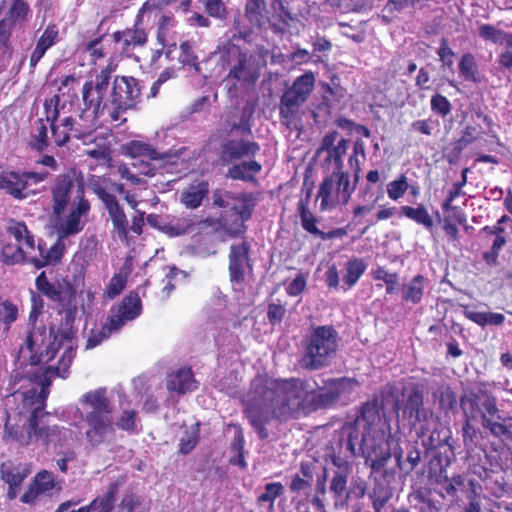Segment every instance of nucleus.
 I'll list each match as a JSON object with an SVG mask.
<instances>
[{
    "mask_svg": "<svg viewBox=\"0 0 512 512\" xmlns=\"http://www.w3.org/2000/svg\"><path fill=\"white\" fill-rule=\"evenodd\" d=\"M3 480L9 485L8 497L14 499L23 480L30 474L25 464L14 465L11 462L3 463L1 466Z\"/></svg>",
    "mask_w": 512,
    "mask_h": 512,
    "instance_id": "obj_22",
    "label": "nucleus"
},
{
    "mask_svg": "<svg viewBox=\"0 0 512 512\" xmlns=\"http://www.w3.org/2000/svg\"><path fill=\"white\" fill-rule=\"evenodd\" d=\"M207 193V183L200 182L184 189L181 192L180 200L186 207L194 209L200 206Z\"/></svg>",
    "mask_w": 512,
    "mask_h": 512,
    "instance_id": "obj_32",
    "label": "nucleus"
},
{
    "mask_svg": "<svg viewBox=\"0 0 512 512\" xmlns=\"http://www.w3.org/2000/svg\"><path fill=\"white\" fill-rule=\"evenodd\" d=\"M198 428L197 425L192 427L191 430L186 431L180 440V452L182 454L190 453L198 442Z\"/></svg>",
    "mask_w": 512,
    "mask_h": 512,
    "instance_id": "obj_46",
    "label": "nucleus"
},
{
    "mask_svg": "<svg viewBox=\"0 0 512 512\" xmlns=\"http://www.w3.org/2000/svg\"><path fill=\"white\" fill-rule=\"evenodd\" d=\"M60 487L55 482L52 473L43 470L36 474L28 490L22 495L21 501L26 504H34L41 497L51 494Z\"/></svg>",
    "mask_w": 512,
    "mask_h": 512,
    "instance_id": "obj_21",
    "label": "nucleus"
},
{
    "mask_svg": "<svg viewBox=\"0 0 512 512\" xmlns=\"http://www.w3.org/2000/svg\"><path fill=\"white\" fill-rule=\"evenodd\" d=\"M245 15L253 26H263L267 21L264 0H247Z\"/></svg>",
    "mask_w": 512,
    "mask_h": 512,
    "instance_id": "obj_36",
    "label": "nucleus"
},
{
    "mask_svg": "<svg viewBox=\"0 0 512 512\" xmlns=\"http://www.w3.org/2000/svg\"><path fill=\"white\" fill-rule=\"evenodd\" d=\"M48 176V172L3 171L0 173V189L16 200H24L37 193L31 186L45 181Z\"/></svg>",
    "mask_w": 512,
    "mask_h": 512,
    "instance_id": "obj_14",
    "label": "nucleus"
},
{
    "mask_svg": "<svg viewBox=\"0 0 512 512\" xmlns=\"http://www.w3.org/2000/svg\"><path fill=\"white\" fill-rule=\"evenodd\" d=\"M426 279L418 274L401 288V298L406 303L419 304L425 293Z\"/></svg>",
    "mask_w": 512,
    "mask_h": 512,
    "instance_id": "obj_28",
    "label": "nucleus"
},
{
    "mask_svg": "<svg viewBox=\"0 0 512 512\" xmlns=\"http://www.w3.org/2000/svg\"><path fill=\"white\" fill-rule=\"evenodd\" d=\"M399 214L400 216H404L417 224L423 225L427 229H431L433 227V219L423 204H418L416 207L408 205L401 206Z\"/></svg>",
    "mask_w": 512,
    "mask_h": 512,
    "instance_id": "obj_31",
    "label": "nucleus"
},
{
    "mask_svg": "<svg viewBox=\"0 0 512 512\" xmlns=\"http://www.w3.org/2000/svg\"><path fill=\"white\" fill-rule=\"evenodd\" d=\"M409 188L410 184L408 183L407 177L401 174L387 184L386 192L389 199L397 201L405 195Z\"/></svg>",
    "mask_w": 512,
    "mask_h": 512,
    "instance_id": "obj_40",
    "label": "nucleus"
},
{
    "mask_svg": "<svg viewBox=\"0 0 512 512\" xmlns=\"http://www.w3.org/2000/svg\"><path fill=\"white\" fill-rule=\"evenodd\" d=\"M54 229L59 238L80 233L90 211L83 177L70 170L58 175L50 187Z\"/></svg>",
    "mask_w": 512,
    "mask_h": 512,
    "instance_id": "obj_7",
    "label": "nucleus"
},
{
    "mask_svg": "<svg viewBox=\"0 0 512 512\" xmlns=\"http://www.w3.org/2000/svg\"><path fill=\"white\" fill-rule=\"evenodd\" d=\"M166 388L170 392L185 394L197 388V381L188 368H181L167 375Z\"/></svg>",
    "mask_w": 512,
    "mask_h": 512,
    "instance_id": "obj_23",
    "label": "nucleus"
},
{
    "mask_svg": "<svg viewBox=\"0 0 512 512\" xmlns=\"http://www.w3.org/2000/svg\"><path fill=\"white\" fill-rule=\"evenodd\" d=\"M285 308L282 305L272 303L268 307V319L271 323L280 322L285 315Z\"/></svg>",
    "mask_w": 512,
    "mask_h": 512,
    "instance_id": "obj_60",
    "label": "nucleus"
},
{
    "mask_svg": "<svg viewBox=\"0 0 512 512\" xmlns=\"http://www.w3.org/2000/svg\"><path fill=\"white\" fill-rule=\"evenodd\" d=\"M125 151L126 154L135 159V161L142 158L161 160L166 157L160 156V153H158L151 145L139 140H132L125 144Z\"/></svg>",
    "mask_w": 512,
    "mask_h": 512,
    "instance_id": "obj_30",
    "label": "nucleus"
},
{
    "mask_svg": "<svg viewBox=\"0 0 512 512\" xmlns=\"http://www.w3.org/2000/svg\"><path fill=\"white\" fill-rule=\"evenodd\" d=\"M262 169L259 162L255 160H244L228 169L227 177L234 180L252 181L256 174Z\"/></svg>",
    "mask_w": 512,
    "mask_h": 512,
    "instance_id": "obj_29",
    "label": "nucleus"
},
{
    "mask_svg": "<svg viewBox=\"0 0 512 512\" xmlns=\"http://www.w3.org/2000/svg\"><path fill=\"white\" fill-rule=\"evenodd\" d=\"M77 412L87 425L84 432L86 445L98 448L110 444L115 435V427L132 431L137 427V413L132 409H123L114 422V408L107 396L106 388H97L82 394L78 399Z\"/></svg>",
    "mask_w": 512,
    "mask_h": 512,
    "instance_id": "obj_6",
    "label": "nucleus"
},
{
    "mask_svg": "<svg viewBox=\"0 0 512 512\" xmlns=\"http://www.w3.org/2000/svg\"><path fill=\"white\" fill-rule=\"evenodd\" d=\"M36 287L43 295L60 304L62 308L61 313H64V316L58 329L61 340H58V335L54 334L52 330L46 331L45 328H37L32 331V333L35 331L45 332L46 335L44 343L35 346L33 354L39 357L40 353H45L47 346L53 343H55L54 348L56 354L60 345H65V350L56 368L57 373L62 378H65L74 357L71 338L74 334L75 319L79 309L84 314L91 311L94 302V294L90 290H85L77 295L75 289L69 282L65 280L50 282L44 272L36 278ZM30 334L31 332L28 335ZM27 339L28 338H26L23 347L26 346ZM21 348L22 346L20 349Z\"/></svg>",
    "mask_w": 512,
    "mask_h": 512,
    "instance_id": "obj_3",
    "label": "nucleus"
},
{
    "mask_svg": "<svg viewBox=\"0 0 512 512\" xmlns=\"http://www.w3.org/2000/svg\"><path fill=\"white\" fill-rule=\"evenodd\" d=\"M126 285V276L118 273L114 274L110 279L109 285L106 290V294L108 298L113 299L117 295H119Z\"/></svg>",
    "mask_w": 512,
    "mask_h": 512,
    "instance_id": "obj_48",
    "label": "nucleus"
},
{
    "mask_svg": "<svg viewBox=\"0 0 512 512\" xmlns=\"http://www.w3.org/2000/svg\"><path fill=\"white\" fill-rule=\"evenodd\" d=\"M307 284V279L304 274H298L287 286L286 291L290 296H298L301 294Z\"/></svg>",
    "mask_w": 512,
    "mask_h": 512,
    "instance_id": "obj_56",
    "label": "nucleus"
},
{
    "mask_svg": "<svg viewBox=\"0 0 512 512\" xmlns=\"http://www.w3.org/2000/svg\"><path fill=\"white\" fill-rule=\"evenodd\" d=\"M0 316L6 322H12L17 318V308L8 302H3L0 304Z\"/></svg>",
    "mask_w": 512,
    "mask_h": 512,
    "instance_id": "obj_62",
    "label": "nucleus"
},
{
    "mask_svg": "<svg viewBox=\"0 0 512 512\" xmlns=\"http://www.w3.org/2000/svg\"><path fill=\"white\" fill-rule=\"evenodd\" d=\"M206 9L212 17L222 18L225 15V7L221 0H207Z\"/></svg>",
    "mask_w": 512,
    "mask_h": 512,
    "instance_id": "obj_58",
    "label": "nucleus"
},
{
    "mask_svg": "<svg viewBox=\"0 0 512 512\" xmlns=\"http://www.w3.org/2000/svg\"><path fill=\"white\" fill-rule=\"evenodd\" d=\"M113 39L123 52H127L133 47L145 44L147 34L143 28L138 27L136 24L134 28L115 32Z\"/></svg>",
    "mask_w": 512,
    "mask_h": 512,
    "instance_id": "obj_25",
    "label": "nucleus"
},
{
    "mask_svg": "<svg viewBox=\"0 0 512 512\" xmlns=\"http://www.w3.org/2000/svg\"><path fill=\"white\" fill-rule=\"evenodd\" d=\"M356 185L357 182L351 181L349 174L344 170H332L321 182L317 193L320 209L327 211L339 205H346Z\"/></svg>",
    "mask_w": 512,
    "mask_h": 512,
    "instance_id": "obj_12",
    "label": "nucleus"
},
{
    "mask_svg": "<svg viewBox=\"0 0 512 512\" xmlns=\"http://www.w3.org/2000/svg\"><path fill=\"white\" fill-rule=\"evenodd\" d=\"M31 146L38 151H43L48 146L47 126L43 119H37L32 126Z\"/></svg>",
    "mask_w": 512,
    "mask_h": 512,
    "instance_id": "obj_39",
    "label": "nucleus"
},
{
    "mask_svg": "<svg viewBox=\"0 0 512 512\" xmlns=\"http://www.w3.org/2000/svg\"><path fill=\"white\" fill-rule=\"evenodd\" d=\"M478 35L481 39L499 46L512 48V33L487 23L478 26Z\"/></svg>",
    "mask_w": 512,
    "mask_h": 512,
    "instance_id": "obj_26",
    "label": "nucleus"
},
{
    "mask_svg": "<svg viewBox=\"0 0 512 512\" xmlns=\"http://www.w3.org/2000/svg\"><path fill=\"white\" fill-rule=\"evenodd\" d=\"M28 12L29 6L23 0H14L9 11V20L12 22L24 21Z\"/></svg>",
    "mask_w": 512,
    "mask_h": 512,
    "instance_id": "obj_49",
    "label": "nucleus"
},
{
    "mask_svg": "<svg viewBox=\"0 0 512 512\" xmlns=\"http://www.w3.org/2000/svg\"><path fill=\"white\" fill-rule=\"evenodd\" d=\"M142 312L141 299L136 293H130L113 306L107 319L111 330L119 331L128 322L135 320Z\"/></svg>",
    "mask_w": 512,
    "mask_h": 512,
    "instance_id": "obj_16",
    "label": "nucleus"
},
{
    "mask_svg": "<svg viewBox=\"0 0 512 512\" xmlns=\"http://www.w3.org/2000/svg\"><path fill=\"white\" fill-rule=\"evenodd\" d=\"M179 150L160 153V156H167L165 159H147L142 158L133 162V166L137 167L139 173L145 176H153L159 169H168L169 166L177 165L179 159Z\"/></svg>",
    "mask_w": 512,
    "mask_h": 512,
    "instance_id": "obj_24",
    "label": "nucleus"
},
{
    "mask_svg": "<svg viewBox=\"0 0 512 512\" xmlns=\"http://www.w3.org/2000/svg\"><path fill=\"white\" fill-rule=\"evenodd\" d=\"M366 263L363 259L360 258H352L349 260L345 266V275L343 277L345 284L347 285V289L353 287L360 277L366 271Z\"/></svg>",
    "mask_w": 512,
    "mask_h": 512,
    "instance_id": "obj_38",
    "label": "nucleus"
},
{
    "mask_svg": "<svg viewBox=\"0 0 512 512\" xmlns=\"http://www.w3.org/2000/svg\"><path fill=\"white\" fill-rule=\"evenodd\" d=\"M173 25V18L169 15H160L158 20V35L157 39L160 44L163 46H175V44H170L166 38L167 30L169 27Z\"/></svg>",
    "mask_w": 512,
    "mask_h": 512,
    "instance_id": "obj_47",
    "label": "nucleus"
},
{
    "mask_svg": "<svg viewBox=\"0 0 512 512\" xmlns=\"http://www.w3.org/2000/svg\"><path fill=\"white\" fill-rule=\"evenodd\" d=\"M192 223L188 219L179 220L175 225H169L165 227V232L170 236H178L185 234L191 228Z\"/></svg>",
    "mask_w": 512,
    "mask_h": 512,
    "instance_id": "obj_57",
    "label": "nucleus"
},
{
    "mask_svg": "<svg viewBox=\"0 0 512 512\" xmlns=\"http://www.w3.org/2000/svg\"><path fill=\"white\" fill-rule=\"evenodd\" d=\"M434 398L439 401V406L442 409L451 408L455 402L454 393L449 387L442 388L433 394Z\"/></svg>",
    "mask_w": 512,
    "mask_h": 512,
    "instance_id": "obj_55",
    "label": "nucleus"
},
{
    "mask_svg": "<svg viewBox=\"0 0 512 512\" xmlns=\"http://www.w3.org/2000/svg\"><path fill=\"white\" fill-rule=\"evenodd\" d=\"M116 332L115 330H111L109 327V323L106 322L105 325L97 332H93L88 340H87V348H94L99 345L103 340L110 337V335Z\"/></svg>",
    "mask_w": 512,
    "mask_h": 512,
    "instance_id": "obj_52",
    "label": "nucleus"
},
{
    "mask_svg": "<svg viewBox=\"0 0 512 512\" xmlns=\"http://www.w3.org/2000/svg\"><path fill=\"white\" fill-rule=\"evenodd\" d=\"M139 504V499L134 494L125 495L119 505V512H133Z\"/></svg>",
    "mask_w": 512,
    "mask_h": 512,
    "instance_id": "obj_61",
    "label": "nucleus"
},
{
    "mask_svg": "<svg viewBox=\"0 0 512 512\" xmlns=\"http://www.w3.org/2000/svg\"><path fill=\"white\" fill-rule=\"evenodd\" d=\"M284 491V487L280 482H272L265 485L264 492L259 496V502H269L272 507L276 498Z\"/></svg>",
    "mask_w": 512,
    "mask_h": 512,
    "instance_id": "obj_43",
    "label": "nucleus"
},
{
    "mask_svg": "<svg viewBox=\"0 0 512 512\" xmlns=\"http://www.w3.org/2000/svg\"><path fill=\"white\" fill-rule=\"evenodd\" d=\"M482 426L496 438L501 440H512V421L509 423H501L493 420L487 415H482Z\"/></svg>",
    "mask_w": 512,
    "mask_h": 512,
    "instance_id": "obj_37",
    "label": "nucleus"
},
{
    "mask_svg": "<svg viewBox=\"0 0 512 512\" xmlns=\"http://www.w3.org/2000/svg\"><path fill=\"white\" fill-rule=\"evenodd\" d=\"M463 313L467 319L481 327L487 325L499 326L505 321V316L496 312H478L465 308Z\"/></svg>",
    "mask_w": 512,
    "mask_h": 512,
    "instance_id": "obj_34",
    "label": "nucleus"
},
{
    "mask_svg": "<svg viewBox=\"0 0 512 512\" xmlns=\"http://www.w3.org/2000/svg\"><path fill=\"white\" fill-rule=\"evenodd\" d=\"M34 250L30 246L29 242L23 245L15 243L11 240H7L3 243L0 258L1 261L6 265H14L23 261L33 263L37 268H41L46 264L57 261L60 258V254L57 250L51 249L46 257L37 258L34 255Z\"/></svg>",
    "mask_w": 512,
    "mask_h": 512,
    "instance_id": "obj_15",
    "label": "nucleus"
},
{
    "mask_svg": "<svg viewBox=\"0 0 512 512\" xmlns=\"http://www.w3.org/2000/svg\"><path fill=\"white\" fill-rule=\"evenodd\" d=\"M358 386L359 383L351 378L330 379L320 392L314 394V388L305 380L257 376L242 403L250 424L261 438H265V426L271 420L294 418L310 404L315 408L330 407L346 399Z\"/></svg>",
    "mask_w": 512,
    "mask_h": 512,
    "instance_id": "obj_2",
    "label": "nucleus"
},
{
    "mask_svg": "<svg viewBox=\"0 0 512 512\" xmlns=\"http://www.w3.org/2000/svg\"><path fill=\"white\" fill-rule=\"evenodd\" d=\"M374 278L382 280L386 284V293L392 294L398 284V275L396 273H389L383 267H379L374 271Z\"/></svg>",
    "mask_w": 512,
    "mask_h": 512,
    "instance_id": "obj_44",
    "label": "nucleus"
},
{
    "mask_svg": "<svg viewBox=\"0 0 512 512\" xmlns=\"http://www.w3.org/2000/svg\"><path fill=\"white\" fill-rule=\"evenodd\" d=\"M179 60L182 64L191 65L198 70L197 57L194 55L192 46L188 42H183L180 45Z\"/></svg>",
    "mask_w": 512,
    "mask_h": 512,
    "instance_id": "obj_54",
    "label": "nucleus"
},
{
    "mask_svg": "<svg viewBox=\"0 0 512 512\" xmlns=\"http://www.w3.org/2000/svg\"><path fill=\"white\" fill-rule=\"evenodd\" d=\"M46 340L45 332L35 331L27 339L26 346L19 349V361L21 364L29 362V369L25 371L27 378L21 376V373L15 370L11 376L14 383L24 381L27 384L20 386V389L12 394V401L16 404L15 411L20 416L19 421L23 423L12 422V416L6 414L4 425V439L6 441H16L20 445H28L31 442L42 439L48 443L62 444L67 440L71 431L58 425L40 428L38 418L45 408L46 398L49 393V386L54 375L61 377L57 373V366L49 365L44 367L55 357L54 344H49L46 352H41L39 357L33 354L35 346L44 343Z\"/></svg>",
    "mask_w": 512,
    "mask_h": 512,
    "instance_id": "obj_1",
    "label": "nucleus"
},
{
    "mask_svg": "<svg viewBox=\"0 0 512 512\" xmlns=\"http://www.w3.org/2000/svg\"><path fill=\"white\" fill-rule=\"evenodd\" d=\"M116 65L109 63L82 87L84 106L92 109L98 118L107 114L105 121L126 122L125 114L135 107L140 97V88L133 77L115 76Z\"/></svg>",
    "mask_w": 512,
    "mask_h": 512,
    "instance_id": "obj_5",
    "label": "nucleus"
},
{
    "mask_svg": "<svg viewBox=\"0 0 512 512\" xmlns=\"http://www.w3.org/2000/svg\"><path fill=\"white\" fill-rule=\"evenodd\" d=\"M459 70L465 79L477 81V65L471 53H466L462 56L459 62Z\"/></svg>",
    "mask_w": 512,
    "mask_h": 512,
    "instance_id": "obj_42",
    "label": "nucleus"
},
{
    "mask_svg": "<svg viewBox=\"0 0 512 512\" xmlns=\"http://www.w3.org/2000/svg\"><path fill=\"white\" fill-rule=\"evenodd\" d=\"M88 187L105 206L113 225V233L121 240L126 239L128 220L122 206L114 195V193H124L123 184L114 182L109 178L92 176L88 181Z\"/></svg>",
    "mask_w": 512,
    "mask_h": 512,
    "instance_id": "obj_10",
    "label": "nucleus"
},
{
    "mask_svg": "<svg viewBox=\"0 0 512 512\" xmlns=\"http://www.w3.org/2000/svg\"><path fill=\"white\" fill-rule=\"evenodd\" d=\"M348 448L353 455L361 454L373 471L379 472L394 455L400 464L399 427L392 432L390 420L377 401L367 402L348 434Z\"/></svg>",
    "mask_w": 512,
    "mask_h": 512,
    "instance_id": "obj_4",
    "label": "nucleus"
},
{
    "mask_svg": "<svg viewBox=\"0 0 512 512\" xmlns=\"http://www.w3.org/2000/svg\"><path fill=\"white\" fill-rule=\"evenodd\" d=\"M102 42L103 37H99L90 41L85 46V50L89 53L93 62H96L97 60L105 56V51Z\"/></svg>",
    "mask_w": 512,
    "mask_h": 512,
    "instance_id": "obj_53",
    "label": "nucleus"
},
{
    "mask_svg": "<svg viewBox=\"0 0 512 512\" xmlns=\"http://www.w3.org/2000/svg\"><path fill=\"white\" fill-rule=\"evenodd\" d=\"M6 232L8 234V240L23 245L26 241L32 246V250L35 251V242L33 235L30 234L26 225L23 222H17L14 220L9 221Z\"/></svg>",
    "mask_w": 512,
    "mask_h": 512,
    "instance_id": "obj_33",
    "label": "nucleus"
},
{
    "mask_svg": "<svg viewBox=\"0 0 512 512\" xmlns=\"http://www.w3.org/2000/svg\"><path fill=\"white\" fill-rule=\"evenodd\" d=\"M497 61L501 68L512 72V48L505 47L498 55Z\"/></svg>",
    "mask_w": 512,
    "mask_h": 512,
    "instance_id": "obj_64",
    "label": "nucleus"
},
{
    "mask_svg": "<svg viewBox=\"0 0 512 512\" xmlns=\"http://www.w3.org/2000/svg\"><path fill=\"white\" fill-rule=\"evenodd\" d=\"M431 109L442 116H446L451 112V104L445 96L436 94L431 98Z\"/></svg>",
    "mask_w": 512,
    "mask_h": 512,
    "instance_id": "obj_51",
    "label": "nucleus"
},
{
    "mask_svg": "<svg viewBox=\"0 0 512 512\" xmlns=\"http://www.w3.org/2000/svg\"><path fill=\"white\" fill-rule=\"evenodd\" d=\"M214 205L221 208H228L239 215L244 222L252 213L253 204L251 198L244 193L235 195L232 192H215L213 195Z\"/></svg>",
    "mask_w": 512,
    "mask_h": 512,
    "instance_id": "obj_19",
    "label": "nucleus"
},
{
    "mask_svg": "<svg viewBox=\"0 0 512 512\" xmlns=\"http://www.w3.org/2000/svg\"><path fill=\"white\" fill-rule=\"evenodd\" d=\"M438 55L440 57V60L443 62V65L448 67H451L453 65L454 52L447 45V42L444 39L441 41V45L438 50Z\"/></svg>",
    "mask_w": 512,
    "mask_h": 512,
    "instance_id": "obj_59",
    "label": "nucleus"
},
{
    "mask_svg": "<svg viewBox=\"0 0 512 512\" xmlns=\"http://www.w3.org/2000/svg\"><path fill=\"white\" fill-rule=\"evenodd\" d=\"M299 212L301 218L302 227L309 233L319 236L320 238H325V233L320 231L316 226V218L309 211V209L303 204L301 201L299 203Z\"/></svg>",
    "mask_w": 512,
    "mask_h": 512,
    "instance_id": "obj_41",
    "label": "nucleus"
},
{
    "mask_svg": "<svg viewBox=\"0 0 512 512\" xmlns=\"http://www.w3.org/2000/svg\"><path fill=\"white\" fill-rule=\"evenodd\" d=\"M228 76L241 82L253 83L257 78V71L252 63L251 57L241 53L237 63L231 68Z\"/></svg>",
    "mask_w": 512,
    "mask_h": 512,
    "instance_id": "obj_27",
    "label": "nucleus"
},
{
    "mask_svg": "<svg viewBox=\"0 0 512 512\" xmlns=\"http://www.w3.org/2000/svg\"><path fill=\"white\" fill-rule=\"evenodd\" d=\"M311 487V482L309 479H305L301 477L300 475H295L292 478V481L290 483V490L293 493H299L301 491H305Z\"/></svg>",
    "mask_w": 512,
    "mask_h": 512,
    "instance_id": "obj_63",
    "label": "nucleus"
},
{
    "mask_svg": "<svg viewBox=\"0 0 512 512\" xmlns=\"http://www.w3.org/2000/svg\"><path fill=\"white\" fill-rule=\"evenodd\" d=\"M314 86L315 76L312 72H306L294 80L280 100L279 113L282 124L287 127L295 124L300 107L307 101Z\"/></svg>",
    "mask_w": 512,
    "mask_h": 512,
    "instance_id": "obj_13",
    "label": "nucleus"
},
{
    "mask_svg": "<svg viewBox=\"0 0 512 512\" xmlns=\"http://www.w3.org/2000/svg\"><path fill=\"white\" fill-rule=\"evenodd\" d=\"M249 246L246 241L232 244L229 255L230 279L235 290H241L245 281L248 263Z\"/></svg>",
    "mask_w": 512,
    "mask_h": 512,
    "instance_id": "obj_18",
    "label": "nucleus"
},
{
    "mask_svg": "<svg viewBox=\"0 0 512 512\" xmlns=\"http://www.w3.org/2000/svg\"><path fill=\"white\" fill-rule=\"evenodd\" d=\"M118 492V484L111 483L106 492L90 502L93 512H111L114 508L116 495Z\"/></svg>",
    "mask_w": 512,
    "mask_h": 512,
    "instance_id": "obj_35",
    "label": "nucleus"
},
{
    "mask_svg": "<svg viewBox=\"0 0 512 512\" xmlns=\"http://www.w3.org/2000/svg\"><path fill=\"white\" fill-rule=\"evenodd\" d=\"M348 141L339 137L337 131H331L324 135L321 144L317 149V155L323 157V161L333 165L332 170H343V157L347 153Z\"/></svg>",
    "mask_w": 512,
    "mask_h": 512,
    "instance_id": "obj_17",
    "label": "nucleus"
},
{
    "mask_svg": "<svg viewBox=\"0 0 512 512\" xmlns=\"http://www.w3.org/2000/svg\"><path fill=\"white\" fill-rule=\"evenodd\" d=\"M403 396L402 402L396 403L397 409L402 412L400 421H406L411 429H418L421 435H425L434 422V413L424 405L423 389L417 383H410Z\"/></svg>",
    "mask_w": 512,
    "mask_h": 512,
    "instance_id": "obj_11",
    "label": "nucleus"
},
{
    "mask_svg": "<svg viewBox=\"0 0 512 512\" xmlns=\"http://www.w3.org/2000/svg\"><path fill=\"white\" fill-rule=\"evenodd\" d=\"M260 151V146L254 141L245 139H230L222 145L221 159L224 163L252 158Z\"/></svg>",
    "mask_w": 512,
    "mask_h": 512,
    "instance_id": "obj_20",
    "label": "nucleus"
},
{
    "mask_svg": "<svg viewBox=\"0 0 512 512\" xmlns=\"http://www.w3.org/2000/svg\"><path fill=\"white\" fill-rule=\"evenodd\" d=\"M58 28L55 24H50L44 30L41 37L38 39L37 43L42 44L43 47L49 49L58 41Z\"/></svg>",
    "mask_w": 512,
    "mask_h": 512,
    "instance_id": "obj_50",
    "label": "nucleus"
},
{
    "mask_svg": "<svg viewBox=\"0 0 512 512\" xmlns=\"http://www.w3.org/2000/svg\"><path fill=\"white\" fill-rule=\"evenodd\" d=\"M351 473L335 472L330 483V492L334 494L336 498L343 495L347 488L348 477Z\"/></svg>",
    "mask_w": 512,
    "mask_h": 512,
    "instance_id": "obj_45",
    "label": "nucleus"
},
{
    "mask_svg": "<svg viewBox=\"0 0 512 512\" xmlns=\"http://www.w3.org/2000/svg\"><path fill=\"white\" fill-rule=\"evenodd\" d=\"M62 109H64V105L60 107V98L58 95H54L50 99L45 100L44 110L46 120L50 123L54 142L59 147L65 145L71 136L82 139L99 126L98 116L92 109L86 106L79 115L78 121L71 116L61 118Z\"/></svg>",
    "mask_w": 512,
    "mask_h": 512,
    "instance_id": "obj_8",
    "label": "nucleus"
},
{
    "mask_svg": "<svg viewBox=\"0 0 512 512\" xmlns=\"http://www.w3.org/2000/svg\"><path fill=\"white\" fill-rule=\"evenodd\" d=\"M338 332L330 325L313 328L303 340L301 366L308 370H320L329 366L339 347Z\"/></svg>",
    "mask_w": 512,
    "mask_h": 512,
    "instance_id": "obj_9",
    "label": "nucleus"
}]
</instances>
